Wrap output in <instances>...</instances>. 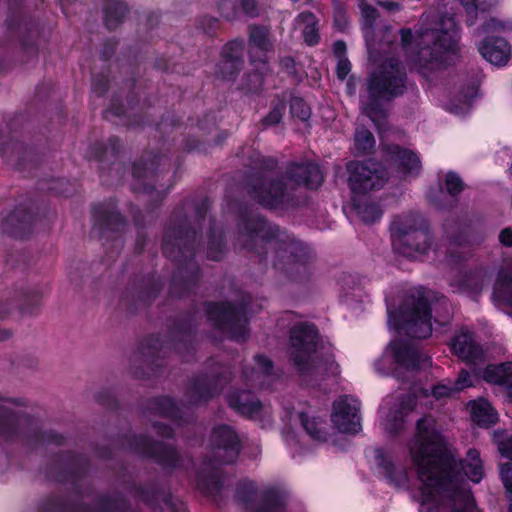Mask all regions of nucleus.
<instances>
[{"instance_id":"obj_22","label":"nucleus","mask_w":512,"mask_h":512,"mask_svg":"<svg viewBox=\"0 0 512 512\" xmlns=\"http://www.w3.org/2000/svg\"><path fill=\"white\" fill-rule=\"evenodd\" d=\"M160 334H150L138 344L133 363V374L139 379L159 377L164 373L166 361Z\"/></svg>"},{"instance_id":"obj_13","label":"nucleus","mask_w":512,"mask_h":512,"mask_svg":"<svg viewBox=\"0 0 512 512\" xmlns=\"http://www.w3.org/2000/svg\"><path fill=\"white\" fill-rule=\"evenodd\" d=\"M207 320L213 328L232 341L244 342L249 337L248 305L229 300L203 302Z\"/></svg>"},{"instance_id":"obj_30","label":"nucleus","mask_w":512,"mask_h":512,"mask_svg":"<svg viewBox=\"0 0 512 512\" xmlns=\"http://www.w3.org/2000/svg\"><path fill=\"white\" fill-rule=\"evenodd\" d=\"M465 186L460 175L450 170L445 174L439 191L429 194L430 202L440 210L451 211L457 206L458 198Z\"/></svg>"},{"instance_id":"obj_16","label":"nucleus","mask_w":512,"mask_h":512,"mask_svg":"<svg viewBox=\"0 0 512 512\" xmlns=\"http://www.w3.org/2000/svg\"><path fill=\"white\" fill-rule=\"evenodd\" d=\"M6 26L8 32L19 42L22 50L27 54L36 56L41 41H47V38L44 37L43 27L25 6L24 0L9 1Z\"/></svg>"},{"instance_id":"obj_5","label":"nucleus","mask_w":512,"mask_h":512,"mask_svg":"<svg viewBox=\"0 0 512 512\" xmlns=\"http://www.w3.org/2000/svg\"><path fill=\"white\" fill-rule=\"evenodd\" d=\"M253 169L245 177V190L249 198L269 211L299 208L300 198L282 175L269 177L279 168L276 156L256 154L250 158Z\"/></svg>"},{"instance_id":"obj_2","label":"nucleus","mask_w":512,"mask_h":512,"mask_svg":"<svg viewBox=\"0 0 512 512\" xmlns=\"http://www.w3.org/2000/svg\"><path fill=\"white\" fill-rule=\"evenodd\" d=\"M238 241L260 265L268 263V249L274 250L273 268L293 282H306L313 270V248L293 233L281 229L247 203L236 209Z\"/></svg>"},{"instance_id":"obj_64","label":"nucleus","mask_w":512,"mask_h":512,"mask_svg":"<svg viewBox=\"0 0 512 512\" xmlns=\"http://www.w3.org/2000/svg\"><path fill=\"white\" fill-rule=\"evenodd\" d=\"M239 15L254 19L260 15V6L257 0H237Z\"/></svg>"},{"instance_id":"obj_53","label":"nucleus","mask_w":512,"mask_h":512,"mask_svg":"<svg viewBox=\"0 0 512 512\" xmlns=\"http://www.w3.org/2000/svg\"><path fill=\"white\" fill-rule=\"evenodd\" d=\"M375 144V137L370 130L362 128L356 131L354 147L357 154L368 155L373 153L375 150Z\"/></svg>"},{"instance_id":"obj_31","label":"nucleus","mask_w":512,"mask_h":512,"mask_svg":"<svg viewBox=\"0 0 512 512\" xmlns=\"http://www.w3.org/2000/svg\"><path fill=\"white\" fill-rule=\"evenodd\" d=\"M144 409L152 415L167 418L177 425L191 424L195 420L193 415L186 416L177 401L167 395L148 398Z\"/></svg>"},{"instance_id":"obj_35","label":"nucleus","mask_w":512,"mask_h":512,"mask_svg":"<svg viewBox=\"0 0 512 512\" xmlns=\"http://www.w3.org/2000/svg\"><path fill=\"white\" fill-rule=\"evenodd\" d=\"M450 350L459 359L469 364L483 357L482 347L475 341L474 333L469 330L461 331L452 338Z\"/></svg>"},{"instance_id":"obj_62","label":"nucleus","mask_w":512,"mask_h":512,"mask_svg":"<svg viewBox=\"0 0 512 512\" xmlns=\"http://www.w3.org/2000/svg\"><path fill=\"white\" fill-rule=\"evenodd\" d=\"M482 31L489 32H509L512 31V18L507 20H501L495 17H490L482 24Z\"/></svg>"},{"instance_id":"obj_33","label":"nucleus","mask_w":512,"mask_h":512,"mask_svg":"<svg viewBox=\"0 0 512 512\" xmlns=\"http://www.w3.org/2000/svg\"><path fill=\"white\" fill-rule=\"evenodd\" d=\"M387 151L397 172L404 178L419 176L422 163L418 153L398 144L390 145Z\"/></svg>"},{"instance_id":"obj_46","label":"nucleus","mask_w":512,"mask_h":512,"mask_svg":"<svg viewBox=\"0 0 512 512\" xmlns=\"http://www.w3.org/2000/svg\"><path fill=\"white\" fill-rule=\"evenodd\" d=\"M96 512H128L129 500L120 492L101 494L97 497Z\"/></svg>"},{"instance_id":"obj_50","label":"nucleus","mask_w":512,"mask_h":512,"mask_svg":"<svg viewBox=\"0 0 512 512\" xmlns=\"http://www.w3.org/2000/svg\"><path fill=\"white\" fill-rule=\"evenodd\" d=\"M493 294L500 302L512 307V272L502 270L498 273Z\"/></svg>"},{"instance_id":"obj_34","label":"nucleus","mask_w":512,"mask_h":512,"mask_svg":"<svg viewBox=\"0 0 512 512\" xmlns=\"http://www.w3.org/2000/svg\"><path fill=\"white\" fill-rule=\"evenodd\" d=\"M228 406L248 419L255 418L262 410L261 401L248 389H234L226 395Z\"/></svg>"},{"instance_id":"obj_48","label":"nucleus","mask_w":512,"mask_h":512,"mask_svg":"<svg viewBox=\"0 0 512 512\" xmlns=\"http://www.w3.org/2000/svg\"><path fill=\"white\" fill-rule=\"evenodd\" d=\"M225 238L222 233H217L215 219H210L208 229L207 258L212 261H221L224 256Z\"/></svg>"},{"instance_id":"obj_14","label":"nucleus","mask_w":512,"mask_h":512,"mask_svg":"<svg viewBox=\"0 0 512 512\" xmlns=\"http://www.w3.org/2000/svg\"><path fill=\"white\" fill-rule=\"evenodd\" d=\"M23 420L31 425L30 416L0 405V438L7 443L22 442L30 448H36L42 444L65 445L66 437L53 429L42 430L35 427L21 432L20 426Z\"/></svg>"},{"instance_id":"obj_4","label":"nucleus","mask_w":512,"mask_h":512,"mask_svg":"<svg viewBox=\"0 0 512 512\" xmlns=\"http://www.w3.org/2000/svg\"><path fill=\"white\" fill-rule=\"evenodd\" d=\"M210 455H206L196 470V488L205 496H218L224 484L219 465L235 464L243 448L236 429L226 423L215 425L209 435Z\"/></svg>"},{"instance_id":"obj_58","label":"nucleus","mask_w":512,"mask_h":512,"mask_svg":"<svg viewBox=\"0 0 512 512\" xmlns=\"http://www.w3.org/2000/svg\"><path fill=\"white\" fill-rule=\"evenodd\" d=\"M493 442L497 445L502 457L512 460V434L502 429L495 430L492 435Z\"/></svg>"},{"instance_id":"obj_15","label":"nucleus","mask_w":512,"mask_h":512,"mask_svg":"<svg viewBox=\"0 0 512 512\" xmlns=\"http://www.w3.org/2000/svg\"><path fill=\"white\" fill-rule=\"evenodd\" d=\"M114 443L120 449L153 460L164 470H175L182 465V456L175 446L145 434L124 433L118 435Z\"/></svg>"},{"instance_id":"obj_23","label":"nucleus","mask_w":512,"mask_h":512,"mask_svg":"<svg viewBox=\"0 0 512 512\" xmlns=\"http://www.w3.org/2000/svg\"><path fill=\"white\" fill-rule=\"evenodd\" d=\"M348 172V187L353 195H367L370 191L379 190L383 187L385 179L383 170L377 162L349 161L346 164Z\"/></svg>"},{"instance_id":"obj_56","label":"nucleus","mask_w":512,"mask_h":512,"mask_svg":"<svg viewBox=\"0 0 512 512\" xmlns=\"http://www.w3.org/2000/svg\"><path fill=\"white\" fill-rule=\"evenodd\" d=\"M289 110L291 117L306 122L311 117V108L307 102L299 96L291 95L289 99Z\"/></svg>"},{"instance_id":"obj_8","label":"nucleus","mask_w":512,"mask_h":512,"mask_svg":"<svg viewBox=\"0 0 512 512\" xmlns=\"http://www.w3.org/2000/svg\"><path fill=\"white\" fill-rule=\"evenodd\" d=\"M419 36L431 41V45L420 48L416 62L426 70H436L445 66L448 53H456L460 39L454 17L442 14L434 27H422Z\"/></svg>"},{"instance_id":"obj_63","label":"nucleus","mask_w":512,"mask_h":512,"mask_svg":"<svg viewBox=\"0 0 512 512\" xmlns=\"http://www.w3.org/2000/svg\"><path fill=\"white\" fill-rule=\"evenodd\" d=\"M219 25V19L209 15H204L197 20V28L201 29L209 37L216 36Z\"/></svg>"},{"instance_id":"obj_24","label":"nucleus","mask_w":512,"mask_h":512,"mask_svg":"<svg viewBox=\"0 0 512 512\" xmlns=\"http://www.w3.org/2000/svg\"><path fill=\"white\" fill-rule=\"evenodd\" d=\"M36 221L35 203L26 199L14 208L1 212L0 229L12 238L25 239L32 234Z\"/></svg>"},{"instance_id":"obj_52","label":"nucleus","mask_w":512,"mask_h":512,"mask_svg":"<svg viewBox=\"0 0 512 512\" xmlns=\"http://www.w3.org/2000/svg\"><path fill=\"white\" fill-rule=\"evenodd\" d=\"M43 292L39 289H31L22 293V301L20 303V312L23 315L37 314L42 305Z\"/></svg>"},{"instance_id":"obj_3","label":"nucleus","mask_w":512,"mask_h":512,"mask_svg":"<svg viewBox=\"0 0 512 512\" xmlns=\"http://www.w3.org/2000/svg\"><path fill=\"white\" fill-rule=\"evenodd\" d=\"M188 203L185 199L173 209L161 245L163 255L176 265L168 293L177 299L189 295L201 278V268L195 261V255L211 208L210 199L204 197L194 204L193 216L190 218L186 213Z\"/></svg>"},{"instance_id":"obj_26","label":"nucleus","mask_w":512,"mask_h":512,"mask_svg":"<svg viewBox=\"0 0 512 512\" xmlns=\"http://www.w3.org/2000/svg\"><path fill=\"white\" fill-rule=\"evenodd\" d=\"M196 315L197 307L193 304L187 311L169 319L168 324V333L173 340L174 350L188 356H193L195 353Z\"/></svg>"},{"instance_id":"obj_49","label":"nucleus","mask_w":512,"mask_h":512,"mask_svg":"<svg viewBox=\"0 0 512 512\" xmlns=\"http://www.w3.org/2000/svg\"><path fill=\"white\" fill-rule=\"evenodd\" d=\"M299 420L305 432L312 440L320 442L327 440V432L323 427L324 422L319 417H311L306 412H301Z\"/></svg>"},{"instance_id":"obj_45","label":"nucleus","mask_w":512,"mask_h":512,"mask_svg":"<svg viewBox=\"0 0 512 512\" xmlns=\"http://www.w3.org/2000/svg\"><path fill=\"white\" fill-rule=\"evenodd\" d=\"M296 20L305 24L302 30L304 43L309 47L318 45L321 37L319 33V20L316 15L311 11H303L297 15Z\"/></svg>"},{"instance_id":"obj_36","label":"nucleus","mask_w":512,"mask_h":512,"mask_svg":"<svg viewBox=\"0 0 512 512\" xmlns=\"http://www.w3.org/2000/svg\"><path fill=\"white\" fill-rule=\"evenodd\" d=\"M482 57L496 66H504L511 57L510 43L502 37L486 36L478 45Z\"/></svg>"},{"instance_id":"obj_54","label":"nucleus","mask_w":512,"mask_h":512,"mask_svg":"<svg viewBox=\"0 0 512 512\" xmlns=\"http://www.w3.org/2000/svg\"><path fill=\"white\" fill-rule=\"evenodd\" d=\"M249 43L260 51H269L271 43L268 28L256 24L249 26Z\"/></svg>"},{"instance_id":"obj_11","label":"nucleus","mask_w":512,"mask_h":512,"mask_svg":"<svg viewBox=\"0 0 512 512\" xmlns=\"http://www.w3.org/2000/svg\"><path fill=\"white\" fill-rule=\"evenodd\" d=\"M390 234L393 250L406 258L415 259L431 249L433 235L419 213L396 216L391 223Z\"/></svg>"},{"instance_id":"obj_47","label":"nucleus","mask_w":512,"mask_h":512,"mask_svg":"<svg viewBox=\"0 0 512 512\" xmlns=\"http://www.w3.org/2000/svg\"><path fill=\"white\" fill-rule=\"evenodd\" d=\"M286 109V94H276L270 102V110L268 114L261 119V125L265 128L278 125L282 121Z\"/></svg>"},{"instance_id":"obj_32","label":"nucleus","mask_w":512,"mask_h":512,"mask_svg":"<svg viewBox=\"0 0 512 512\" xmlns=\"http://www.w3.org/2000/svg\"><path fill=\"white\" fill-rule=\"evenodd\" d=\"M388 349L391 352L393 362L398 368L411 372L421 369L423 355L410 341L394 339L389 343Z\"/></svg>"},{"instance_id":"obj_42","label":"nucleus","mask_w":512,"mask_h":512,"mask_svg":"<svg viewBox=\"0 0 512 512\" xmlns=\"http://www.w3.org/2000/svg\"><path fill=\"white\" fill-rule=\"evenodd\" d=\"M351 205L355 213L365 224H373L383 216L380 205L366 195L351 196Z\"/></svg>"},{"instance_id":"obj_19","label":"nucleus","mask_w":512,"mask_h":512,"mask_svg":"<svg viewBox=\"0 0 512 512\" xmlns=\"http://www.w3.org/2000/svg\"><path fill=\"white\" fill-rule=\"evenodd\" d=\"M122 148V140L118 136H110L105 144L97 140L89 145L85 152L88 161L100 164L99 177L103 185H113L114 178L119 181L124 174V164L118 161Z\"/></svg>"},{"instance_id":"obj_10","label":"nucleus","mask_w":512,"mask_h":512,"mask_svg":"<svg viewBox=\"0 0 512 512\" xmlns=\"http://www.w3.org/2000/svg\"><path fill=\"white\" fill-rule=\"evenodd\" d=\"M432 307L423 291L407 295L395 309H388V323L393 329L414 339L432 335Z\"/></svg>"},{"instance_id":"obj_27","label":"nucleus","mask_w":512,"mask_h":512,"mask_svg":"<svg viewBox=\"0 0 512 512\" xmlns=\"http://www.w3.org/2000/svg\"><path fill=\"white\" fill-rule=\"evenodd\" d=\"M244 40L235 38L226 42L220 50L215 64V77L222 81L233 82L244 67Z\"/></svg>"},{"instance_id":"obj_44","label":"nucleus","mask_w":512,"mask_h":512,"mask_svg":"<svg viewBox=\"0 0 512 512\" xmlns=\"http://www.w3.org/2000/svg\"><path fill=\"white\" fill-rule=\"evenodd\" d=\"M129 13L127 3L121 0H108L103 7V21L108 30L118 28Z\"/></svg>"},{"instance_id":"obj_28","label":"nucleus","mask_w":512,"mask_h":512,"mask_svg":"<svg viewBox=\"0 0 512 512\" xmlns=\"http://www.w3.org/2000/svg\"><path fill=\"white\" fill-rule=\"evenodd\" d=\"M282 176L293 186L304 187L312 191L318 190L324 182V173L321 167L309 160L288 162Z\"/></svg>"},{"instance_id":"obj_1","label":"nucleus","mask_w":512,"mask_h":512,"mask_svg":"<svg viewBox=\"0 0 512 512\" xmlns=\"http://www.w3.org/2000/svg\"><path fill=\"white\" fill-rule=\"evenodd\" d=\"M410 456L416 468L421 505L437 504V494L451 493L471 510L475 499L470 491L460 490L465 479L480 483L484 477L480 453L470 448L466 458L458 455L456 448L440 431L437 421L425 415L416 422V431Z\"/></svg>"},{"instance_id":"obj_39","label":"nucleus","mask_w":512,"mask_h":512,"mask_svg":"<svg viewBox=\"0 0 512 512\" xmlns=\"http://www.w3.org/2000/svg\"><path fill=\"white\" fill-rule=\"evenodd\" d=\"M482 379L506 389V397L512 404V361L487 365L481 373Z\"/></svg>"},{"instance_id":"obj_41","label":"nucleus","mask_w":512,"mask_h":512,"mask_svg":"<svg viewBox=\"0 0 512 512\" xmlns=\"http://www.w3.org/2000/svg\"><path fill=\"white\" fill-rule=\"evenodd\" d=\"M471 420L480 428H490L498 421V413L485 398L469 402Z\"/></svg>"},{"instance_id":"obj_21","label":"nucleus","mask_w":512,"mask_h":512,"mask_svg":"<svg viewBox=\"0 0 512 512\" xmlns=\"http://www.w3.org/2000/svg\"><path fill=\"white\" fill-rule=\"evenodd\" d=\"M233 380L229 367H219L206 373L192 376L185 389V396L192 406L209 403Z\"/></svg>"},{"instance_id":"obj_9","label":"nucleus","mask_w":512,"mask_h":512,"mask_svg":"<svg viewBox=\"0 0 512 512\" xmlns=\"http://www.w3.org/2000/svg\"><path fill=\"white\" fill-rule=\"evenodd\" d=\"M125 86L129 88L127 93V105H125L121 99V96L115 93L110 101V105L102 113L105 120H111L112 117L119 119V123L127 128H143L150 126L155 123V129L157 132L162 133L167 126L171 129H175L181 126V119L174 115L169 118L162 116L159 122H155L147 114L145 109L149 108L150 105L145 100L140 106V101L137 93L135 92L136 78L134 76L125 80Z\"/></svg>"},{"instance_id":"obj_59","label":"nucleus","mask_w":512,"mask_h":512,"mask_svg":"<svg viewBox=\"0 0 512 512\" xmlns=\"http://www.w3.org/2000/svg\"><path fill=\"white\" fill-rule=\"evenodd\" d=\"M110 69L107 67L99 73H92V92L98 97H103L109 88Z\"/></svg>"},{"instance_id":"obj_7","label":"nucleus","mask_w":512,"mask_h":512,"mask_svg":"<svg viewBox=\"0 0 512 512\" xmlns=\"http://www.w3.org/2000/svg\"><path fill=\"white\" fill-rule=\"evenodd\" d=\"M408 74L397 57H388L376 66L366 78L368 102L364 112L371 120L386 116L383 103H389L407 92Z\"/></svg>"},{"instance_id":"obj_43","label":"nucleus","mask_w":512,"mask_h":512,"mask_svg":"<svg viewBox=\"0 0 512 512\" xmlns=\"http://www.w3.org/2000/svg\"><path fill=\"white\" fill-rule=\"evenodd\" d=\"M286 508L285 494L274 486L263 489L260 504L251 512H283Z\"/></svg>"},{"instance_id":"obj_6","label":"nucleus","mask_w":512,"mask_h":512,"mask_svg":"<svg viewBox=\"0 0 512 512\" xmlns=\"http://www.w3.org/2000/svg\"><path fill=\"white\" fill-rule=\"evenodd\" d=\"M176 164L175 170L170 174L172 157L154 151H145L139 159L133 162L132 191L151 196L146 207L149 212H155L173 189L177 171L181 166L179 158L176 159Z\"/></svg>"},{"instance_id":"obj_20","label":"nucleus","mask_w":512,"mask_h":512,"mask_svg":"<svg viewBox=\"0 0 512 512\" xmlns=\"http://www.w3.org/2000/svg\"><path fill=\"white\" fill-rule=\"evenodd\" d=\"M162 288L163 282L156 272L134 276L121 294L119 308L129 315L135 314L139 309L149 307Z\"/></svg>"},{"instance_id":"obj_18","label":"nucleus","mask_w":512,"mask_h":512,"mask_svg":"<svg viewBox=\"0 0 512 512\" xmlns=\"http://www.w3.org/2000/svg\"><path fill=\"white\" fill-rule=\"evenodd\" d=\"M288 358L299 375H308L313 370L320 334L317 326L311 322H297L288 334Z\"/></svg>"},{"instance_id":"obj_17","label":"nucleus","mask_w":512,"mask_h":512,"mask_svg":"<svg viewBox=\"0 0 512 512\" xmlns=\"http://www.w3.org/2000/svg\"><path fill=\"white\" fill-rule=\"evenodd\" d=\"M90 468L91 461L88 456L74 450H64L51 457L45 467V476L59 484H71L73 493L81 497V481L88 475Z\"/></svg>"},{"instance_id":"obj_57","label":"nucleus","mask_w":512,"mask_h":512,"mask_svg":"<svg viewBox=\"0 0 512 512\" xmlns=\"http://www.w3.org/2000/svg\"><path fill=\"white\" fill-rule=\"evenodd\" d=\"M350 24L349 15L345 5L339 1L333 2V28L346 33Z\"/></svg>"},{"instance_id":"obj_38","label":"nucleus","mask_w":512,"mask_h":512,"mask_svg":"<svg viewBox=\"0 0 512 512\" xmlns=\"http://www.w3.org/2000/svg\"><path fill=\"white\" fill-rule=\"evenodd\" d=\"M130 492L152 511L161 509L160 503L164 504L165 495L170 494V491H167L157 481L146 485L133 482L130 486Z\"/></svg>"},{"instance_id":"obj_51","label":"nucleus","mask_w":512,"mask_h":512,"mask_svg":"<svg viewBox=\"0 0 512 512\" xmlns=\"http://www.w3.org/2000/svg\"><path fill=\"white\" fill-rule=\"evenodd\" d=\"M38 189L66 198L72 196L76 191L75 186L65 178L51 179L47 182L40 181Z\"/></svg>"},{"instance_id":"obj_60","label":"nucleus","mask_w":512,"mask_h":512,"mask_svg":"<svg viewBox=\"0 0 512 512\" xmlns=\"http://www.w3.org/2000/svg\"><path fill=\"white\" fill-rule=\"evenodd\" d=\"M95 401L102 407L116 411L119 408V401L115 393L110 389H103L95 394Z\"/></svg>"},{"instance_id":"obj_25","label":"nucleus","mask_w":512,"mask_h":512,"mask_svg":"<svg viewBox=\"0 0 512 512\" xmlns=\"http://www.w3.org/2000/svg\"><path fill=\"white\" fill-rule=\"evenodd\" d=\"M0 156L25 177L36 176L42 163V156L36 147L25 145L12 135L8 141L1 143Z\"/></svg>"},{"instance_id":"obj_40","label":"nucleus","mask_w":512,"mask_h":512,"mask_svg":"<svg viewBox=\"0 0 512 512\" xmlns=\"http://www.w3.org/2000/svg\"><path fill=\"white\" fill-rule=\"evenodd\" d=\"M265 76L266 62H263L260 67L243 73L237 85V90L248 97L259 96L263 91Z\"/></svg>"},{"instance_id":"obj_61","label":"nucleus","mask_w":512,"mask_h":512,"mask_svg":"<svg viewBox=\"0 0 512 512\" xmlns=\"http://www.w3.org/2000/svg\"><path fill=\"white\" fill-rule=\"evenodd\" d=\"M217 8L220 15L228 21L239 18L237 0H219L217 2Z\"/></svg>"},{"instance_id":"obj_55","label":"nucleus","mask_w":512,"mask_h":512,"mask_svg":"<svg viewBox=\"0 0 512 512\" xmlns=\"http://www.w3.org/2000/svg\"><path fill=\"white\" fill-rule=\"evenodd\" d=\"M258 487L254 481L243 480L236 485L235 496L238 501L246 506H250L257 495Z\"/></svg>"},{"instance_id":"obj_12","label":"nucleus","mask_w":512,"mask_h":512,"mask_svg":"<svg viewBox=\"0 0 512 512\" xmlns=\"http://www.w3.org/2000/svg\"><path fill=\"white\" fill-rule=\"evenodd\" d=\"M92 232L96 233L103 246H107L110 257L120 254L127 229V219L118 207L115 197H110L91 205Z\"/></svg>"},{"instance_id":"obj_29","label":"nucleus","mask_w":512,"mask_h":512,"mask_svg":"<svg viewBox=\"0 0 512 512\" xmlns=\"http://www.w3.org/2000/svg\"><path fill=\"white\" fill-rule=\"evenodd\" d=\"M360 407L357 401H349L347 396H341L333 402L331 421L335 428L343 434L355 435L361 430Z\"/></svg>"},{"instance_id":"obj_37","label":"nucleus","mask_w":512,"mask_h":512,"mask_svg":"<svg viewBox=\"0 0 512 512\" xmlns=\"http://www.w3.org/2000/svg\"><path fill=\"white\" fill-rule=\"evenodd\" d=\"M374 453L377 469L388 484L400 487L408 481L406 471L398 469L391 455L383 448L375 449Z\"/></svg>"}]
</instances>
